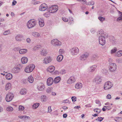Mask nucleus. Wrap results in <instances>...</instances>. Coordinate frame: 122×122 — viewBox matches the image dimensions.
Returning a JSON list of instances; mask_svg holds the SVG:
<instances>
[{
    "mask_svg": "<svg viewBox=\"0 0 122 122\" xmlns=\"http://www.w3.org/2000/svg\"><path fill=\"white\" fill-rule=\"evenodd\" d=\"M116 65L115 63H112L111 64L109 68L110 71L113 72L116 70Z\"/></svg>",
    "mask_w": 122,
    "mask_h": 122,
    "instance_id": "ddd939ff",
    "label": "nucleus"
},
{
    "mask_svg": "<svg viewBox=\"0 0 122 122\" xmlns=\"http://www.w3.org/2000/svg\"><path fill=\"white\" fill-rule=\"evenodd\" d=\"M55 69V67L53 66H49L47 68V70L50 72H51L54 71Z\"/></svg>",
    "mask_w": 122,
    "mask_h": 122,
    "instance_id": "412c9836",
    "label": "nucleus"
},
{
    "mask_svg": "<svg viewBox=\"0 0 122 122\" xmlns=\"http://www.w3.org/2000/svg\"><path fill=\"white\" fill-rule=\"evenodd\" d=\"M107 97L108 99H110L111 98V96L110 94H108L107 96Z\"/></svg>",
    "mask_w": 122,
    "mask_h": 122,
    "instance_id": "338daca9",
    "label": "nucleus"
},
{
    "mask_svg": "<svg viewBox=\"0 0 122 122\" xmlns=\"http://www.w3.org/2000/svg\"><path fill=\"white\" fill-rule=\"evenodd\" d=\"M35 68V66L33 64L27 66L25 69V71L26 73L31 72Z\"/></svg>",
    "mask_w": 122,
    "mask_h": 122,
    "instance_id": "f03ea898",
    "label": "nucleus"
},
{
    "mask_svg": "<svg viewBox=\"0 0 122 122\" xmlns=\"http://www.w3.org/2000/svg\"><path fill=\"white\" fill-rule=\"evenodd\" d=\"M41 47V46L40 45H37L35 46L33 48V50L34 51L37 50Z\"/></svg>",
    "mask_w": 122,
    "mask_h": 122,
    "instance_id": "473e14b6",
    "label": "nucleus"
},
{
    "mask_svg": "<svg viewBox=\"0 0 122 122\" xmlns=\"http://www.w3.org/2000/svg\"><path fill=\"white\" fill-rule=\"evenodd\" d=\"M70 51L71 55L75 56L79 53V50L77 47H75L71 48Z\"/></svg>",
    "mask_w": 122,
    "mask_h": 122,
    "instance_id": "7ed1b4c3",
    "label": "nucleus"
},
{
    "mask_svg": "<svg viewBox=\"0 0 122 122\" xmlns=\"http://www.w3.org/2000/svg\"><path fill=\"white\" fill-rule=\"evenodd\" d=\"M82 87V84L81 83H77L75 85V87L76 88L79 89L81 88Z\"/></svg>",
    "mask_w": 122,
    "mask_h": 122,
    "instance_id": "c85d7f7f",
    "label": "nucleus"
},
{
    "mask_svg": "<svg viewBox=\"0 0 122 122\" xmlns=\"http://www.w3.org/2000/svg\"><path fill=\"white\" fill-rule=\"evenodd\" d=\"M23 36L21 35H18L15 37V39L17 41H21L22 40V39L23 37Z\"/></svg>",
    "mask_w": 122,
    "mask_h": 122,
    "instance_id": "6ab92c4d",
    "label": "nucleus"
},
{
    "mask_svg": "<svg viewBox=\"0 0 122 122\" xmlns=\"http://www.w3.org/2000/svg\"><path fill=\"white\" fill-rule=\"evenodd\" d=\"M27 51V50L26 49H22L19 50V52L20 54H25Z\"/></svg>",
    "mask_w": 122,
    "mask_h": 122,
    "instance_id": "aec40b11",
    "label": "nucleus"
},
{
    "mask_svg": "<svg viewBox=\"0 0 122 122\" xmlns=\"http://www.w3.org/2000/svg\"><path fill=\"white\" fill-rule=\"evenodd\" d=\"M26 42L28 43H29L30 42V39L29 38H27L26 39Z\"/></svg>",
    "mask_w": 122,
    "mask_h": 122,
    "instance_id": "e2e57ef3",
    "label": "nucleus"
},
{
    "mask_svg": "<svg viewBox=\"0 0 122 122\" xmlns=\"http://www.w3.org/2000/svg\"><path fill=\"white\" fill-rule=\"evenodd\" d=\"M91 31L92 33H94L95 32V30L93 28H92L91 29Z\"/></svg>",
    "mask_w": 122,
    "mask_h": 122,
    "instance_id": "69168bd1",
    "label": "nucleus"
},
{
    "mask_svg": "<svg viewBox=\"0 0 122 122\" xmlns=\"http://www.w3.org/2000/svg\"><path fill=\"white\" fill-rule=\"evenodd\" d=\"M111 42L113 44H115L116 43V40L114 37H112Z\"/></svg>",
    "mask_w": 122,
    "mask_h": 122,
    "instance_id": "ea45409f",
    "label": "nucleus"
},
{
    "mask_svg": "<svg viewBox=\"0 0 122 122\" xmlns=\"http://www.w3.org/2000/svg\"><path fill=\"white\" fill-rule=\"evenodd\" d=\"M117 50V48L115 47L111 51V54H113L116 52Z\"/></svg>",
    "mask_w": 122,
    "mask_h": 122,
    "instance_id": "72a5a7b5",
    "label": "nucleus"
},
{
    "mask_svg": "<svg viewBox=\"0 0 122 122\" xmlns=\"http://www.w3.org/2000/svg\"><path fill=\"white\" fill-rule=\"evenodd\" d=\"M40 105L39 103H34L33 104L32 106V108L33 109H35L37 108Z\"/></svg>",
    "mask_w": 122,
    "mask_h": 122,
    "instance_id": "bb28decb",
    "label": "nucleus"
},
{
    "mask_svg": "<svg viewBox=\"0 0 122 122\" xmlns=\"http://www.w3.org/2000/svg\"><path fill=\"white\" fill-rule=\"evenodd\" d=\"M51 90L50 88H48L47 89L46 92L47 93H49L51 92Z\"/></svg>",
    "mask_w": 122,
    "mask_h": 122,
    "instance_id": "bf43d9fd",
    "label": "nucleus"
},
{
    "mask_svg": "<svg viewBox=\"0 0 122 122\" xmlns=\"http://www.w3.org/2000/svg\"><path fill=\"white\" fill-rule=\"evenodd\" d=\"M50 13L49 11V12H47L44 14V15L45 17H48L50 16Z\"/></svg>",
    "mask_w": 122,
    "mask_h": 122,
    "instance_id": "58836bf2",
    "label": "nucleus"
},
{
    "mask_svg": "<svg viewBox=\"0 0 122 122\" xmlns=\"http://www.w3.org/2000/svg\"><path fill=\"white\" fill-rule=\"evenodd\" d=\"M104 31L102 30H100L98 31L97 32V34L98 35L99 34L100 35H102Z\"/></svg>",
    "mask_w": 122,
    "mask_h": 122,
    "instance_id": "09e8293b",
    "label": "nucleus"
},
{
    "mask_svg": "<svg viewBox=\"0 0 122 122\" xmlns=\"http://www.w3.org/2000/svg\"><path fill=\"white\" fill-rule=\"evenodd\" d=\"M104 107H105L106 109H107L108 110H110L111 108V107L108 106H104Z\"/></svg>",
    "mask_w": 122,
    "mask_h": 122,
    "instance_id": "4d7b16f0",
    "label": "nucleus"
},
{
    "mask_svg": "<svg viewBox=\"0 0 122 122\" xmlns=\"http://www.w3.org/2000/svg\"><path fill=\"white\" fill-rule=\"evenodd\" d=\"M14 97L13 94L10 92H9L6 95L5 100L7 102H9L11 101Z\"/></svg>",
    "mask_w": 122,
    "mask_h": 122,
    "instance_id": "39448f33",
    "label": "nucleus"
},
{
    "mask_svg": "<svg viewBox=\"0 0 122 122\" xmlns=\"http://www.w3.org/2000/svg\"><path fill=\"white\" fill-rule=\"evenodd\" d=\"M40 26L41 27H43L44 25V22H39Z\"/></svg>",
    "mask_w": 122,
    "mask_h": 122,
    "instance_id": "3c124183",
    "label": "nucleus"
},
{
    "mask_svg": "<svg viewBox=\"0 0 122 122\" xmlns=\"http://www.w3.org/2000/svg\"><path fill=\"white\" fill-rule=\"evenodd\" d=\"M28 61V59L25 57H22L21 59V62L23 64H25L27 63Z\"/></svg>",
    "mask_w": 122,
    "mask_h": 122,
    "instance_id": "a211bd4d",
    "label": "nucleus"
},
{
    "mask_svg": "<svg viewBox=\"0 0 122 122\" xmlns=\"http://www.w3.org/2000/svg\"><path fill=\"white\" fill-rule=\"evenodd\" d=\"M19 111H22L24 109V107L22 106H19Z\"/></svg>",
    "mask_w": 122,
    "mask_h": 122,
    "instance_id": "8fccbe9b",
    "label": "nucleus"
},
{
    "mask_svg": "<svg viewBox=\"0 0 122 122\" xmlns=\"http://www.w3.org/2000/svg\"><path fill=\"white\" fill-rule=\"evenodd\" d=\"M120 20H122V16H120L118 18L117 20V21Z\"/></svg>",
    "mask_w": 122,
    "mask_h": 122,
    "instance_id": "0e129e2a",
    "label": "nucleus"
},
{
    "mask_svg": "<svg viewBox=\"0 0 122 122\" xmlns=\"http://www.w3.org/2000/svg\"><path fill=\"white\" fill-rule=\"evenodd\" d=\"M95 2L93 1H91L88 2L87 5H94Z\"/></svg>",
    "mask_w": 122,
    "mask_h": 122,
    "instance_id": "a18cd8bd",
    "label": "nucleus"
},
{
    "mask_svg": "<svg viewBox=\"0 0 122 122\" xmlns=\"http://www.w3.org/2000/svg\"><path fill=\"white\" fill-rule=\"evenodd\" d=\"M94 111L96 112L97 113H99L101 112V110L98 108H96L94 109Z\"/></svg>",
    "mask_w": 122,
    "mask_h": 122,
    "instance_id": "49530a36",
    "label": "nucleus"
},
{
    "mask_svg": "<svg viewBox=\"0 0 122 122\" xmlns=\"http://www.w3.org/2000/svg\"><path fill=\"white\" fill-rule=\"evenodd\" d=\"M112 86V83L110 81H108L105 83L104 86V89L105 90L108 89Z\"/></svg>",
    "mask_w": 122,
    "mask_h": 122,
    "instance_id": "6e6552de",
    "label": "nucleus"
},
{
    "mask_svg": "<svg viewBox=\"0 0 122 122\" xmlns=\"http://www.w3.org/2000/svg\"><path fill=\"white\" fill-rule=\"evenodd\" d=\"M63 56L61 55H58L57 58V60L58 62H60L63 59Z\"/></svg>",
    "mask_w": 122,
    "mask_h": 122,
    "instance_id": "b1692460",
    "label": "nucleus"
},
{
    "mask_svg": "<svg viewBox=\"0 0 122 122\" xmlns=\"http://www.w3.org/2000/svg\"><path fill=\"white\" fill-rule=\"evenodd\" d=\"M27 91L25 89H21L20 91V92L21 94L22 95H25L27 93Z\"/></svg>",
    "mask_w": 122,
    "mask_h": 122,
    "instance_id": "393cba45",
    "label": "nucleus"
},
{
    "mask_svg": "<svg viewBox=\"0 0 122 122\" xmlns=\"http://www.w3.org/2000/svg\"><path fill=\"white\" fill-rule=\"evenodd\" d=\"M54 81L52 77L48 78L47 81V83L48 85L51 86L52 85Z\"/></svg>",
    "mask_w": 122,
    "mask_h": 122,
    "instance_id": "2eb2a0df",
    "label": "nucleus"
},
{
    "mask_svg": "<svg viewBox=\"0 0 122 122\" xmlns=\"http://www.w3.org/2000/svg\"><path fill=\"white\" fill-rule=\"evenodd\" d=\"M11 84L10 83H8L6 84L5 86V89L7 90L10 89L11 87Z\"/></svg>",
    "mask_w": 122,
    "mask_h": 122,
    "instance_id": "2f4dec72",
    "label": "nucleus"
},
{
    "mask_svg": "<svg viewBox=\"0 0 122 122\" xmlns=\"http://www.w3.org/2000/svg\"><path fill=\"white\" fill-rule=\"evenodd\" d=\"M41 97V101L43 102H45L47 100V97L46 96H43Z\"/></svg>",
    "mask_w": 122,
    "mask_h": 122,
    "instance_id": "e433bc0d",
    "label": "nucleus"
},
{
    "mask_svg": "<svg viewBox=\"0 0 122 122\" xmlns=\"http://www.w3.org/2000/svg\"><path fill=\"white\" fill-rule=\"evenodd\" d=\"M99 43L102 46L104 45L106 43V41L104 37L99 36L98 38Z\"/></svg>",
    "mask_w": 122,
    "mask_h": 122,
    "instance_id": "f8f14e48",
    "label": "nucleus"
},
{
    "mask_svg": "<svg viewBox=\"0 0 122 122\" xmlns=\"http://www.w3.org/2000/svg\"><path fill=\"white\" fill-rule=\"evenodd\" d=\"M48 112H50L51 111V106H49L48 107Z\"/></svg>",
    "mask_w": 122,
    "mask_h": 122,
    "instance_id": "052dcab7",
    "label": "nucleus"
},
{
    "mask_svg": "<svg viewBox=\"0 0 122 122\" xmlns=\"http://www.w3.org/2000/svg\"><path fill=\"white\" fill-rule=\"evenodd\" d=\"M51 58L50 57H46L44 60V63L46 64H48L51 61Z\"/></svg>",
    "mask_w": 122,
    "mask_h": 122,
    "instance_id": "f3484780",
    "label": "nucleus"
},
{
    "mask_svg": "<svg viewBox=\"0 0 122 122\" xmlns=\"http://www.w3.org/2000/svg\"><path fill=\"white\" fill-rule=\"evenodd\" d=\"M116 56L120 57L122 56V50H120L117 51L115 54Z\"/></svg>",
    "mask_w": 122,
    "mask_h": 122,
    "instance_id": "c756f323",
    "label": "nucleus"
},
{
    "mask_svg": "<svg viewBox=\"0 0 122 122\" xmlns=\"http://www.w3.org/2000/svg\"><path fill=\"white\" fill-rule=\"evenodd\" d=\"M12 75L10 73L7 74L5 76V77L6 79L9 80L11 79L12 78Z\"/></svg>",
    "mask_w": 122,
    "mask_h": 122,
    "instance_id": "5701e85b",
    "label": "nucleus"
},
{
    "mask_svg": "<svg viewBox=\"0 0 122 122\" xmlns=\"http://www.w3.org/2000/svg\"><path fill=\"white\" fill-rule=\"evenodd\" d=\"M21 68L19 67H15L12 69V72L14 73H17L19 72Z\"/></svg>",
    "mask_w": 122,
    "mask_h": 122,
    "instance_id": "4468645a",
    "label": "nucleus"
},
{
    "mask_svg": "<svg viewBox=\"0 0 122 122\" xmlns=\"http://www.w3.org/2000/svg\"><path fill=\"white\" fill-rule=\"evenodd\" d=\"M104 117H99L97 118V119H96V120L97 121V120L98 121L101 122L102 120L104 119Z\"/></svg>",
    "mask_w": 122,
    "mask_h": 122,
    "instance_id": "79ce46f5",
    "label": "nucleus"
},
{
    "mask_svg": "<svg viewBox=\"0 0 122 122\" xmlns=\"http://www.w3.org/2000/svg\"><path fill=\"white\" fill-rule=\"evenodd\" d=\"M98 19L101 22L105 20V18L101 16H99L98 17Z\"/></svg>",
    "mask_w": 122,
    "mask_h": 122,
    "instance_id": "c9c22d12",
    "label": "nucleus"
},
{
    "mask_svg": "<svg viewBox=\"0 0 122 122\" xmlns=\"http://www.w3.org/2000/svg\"><path fill=\"white\" fill-rule=\"evenodd\" d=\"M41 54L44 56H46V52L45 50H42L41 51Z\"/></svg>",
    "mask_w": 122,
    "mask_h": 122,
    "instance_id": "37998d69",
    "label": "nucleus"
},
{
    "mask_svg": "<svg viewBox=\"0 0 122 122\" xmlns=\"http://www.w3.org/2000/svg\"><path fill=\"white\" fill-rule=\"evenodd\" d=\"M100 36H101L102 37V38L103 37H104V39H105V38H107V37L108 35L106 33H104L103 32V33L102 35Z\"/></svg>",
    "mask_w": 122,
    "mask_h": 122,
    "instance_id": "c03bdc74",
    "label": "nucleus"
},
{
    "mask_svg": "<svg viewBox=\"0 0 122 122\" xmlns=\"http://www.w3.org/2000/svg\"><path fill=\"white\" fill-rule=\"evenodd\" d=\"M28 80L30 83H32L34 81V79L32 76H30L28 77Z\"/></svg>",
    "mask_w": 122,
    "mask_h": 122,
    "instance_id": "cd10ccee",
    "label": "nucleus"
},
{
    "mask_svg": "<svg viewBox=\"0 0 122 122\" xmlns=\"http://www.w3.org/2000/svg\"><path fill=\"white\" fill-rule=\"evenodd\" d=\"M32 3L34 5L36 4H39L40 3L39 1H37L36 0H32Z\"/></svg>",
    "mask_w": 122,
    "mask_h": 122,
    "instance_id": "de8ad7c7",
    "label": "nucleus"
},
{
    "mask_svg": "<svg viewBox=\"0 0 122 122\" xmlns=\"http://www.w3.org/2000/svg\"><path fill=\"white\" fill-rule=\"evenodd\" d=\"M76 80V79L74 76L71 77L67 80V83L68 84H71L75 82Z\"/></svg>",
    "mask_w": 122,
    "mask_h": 122,
    "instance_id": "9b49d317",
    "label": "nucleus"
},
{
    "mask_svg": "<svg viewBox=\"0 0 122 122\" xmlns=\"http://www.w3.org/2000/svg\"><path fill=\"white\" fill-rule=\"evenodd\" d=\"M38 20L39 22H41V21L42 22H44L43 19L42 18H39L38 19Z\"/></svg>",
    "mask_w": 122,
    "mask_h": 122,
    "instance_id": "13d9d810",
    "label": "nucleus"
},
{
    "mask_svg": "<svg viewBox=\"0 0 122 122\" xmlns=\"http://www.w3.org/2000/svg\"><path fill=\"white\" fill-rule=\"evenodd\" d=\"M29 117L28 116L27 117L26 116H18L19 118H20V119H23V120H24L25 119H26V118H28V117Z\"/></svg>",
    "mask_w": 122,
    "mask_h": 122,
    "instance_id": "4c0bfd02",
    "label": "nucleus"
},
{
    "mask_svg": "<svg viewBox=\"0 0 122 122\" xmlns=\"http://www.w3.org/2000/svg\"><path fill=\"white\" fill-rule=\"evenodd\" d=\"M96 66L95 65L92 66L89 69V71L90 72L93 71L96 69Z\"/></svg>",
    "mask_w": 122,
    "mask_h": 122,
    "instance_id": "4be33fe9",
    "label": "nucleus"
},
{
    "mask_svg": "<svg viewBox=\"0 0 122 122\" xmlns=\"http://www.w3.org/2000/svg\"><path fill=\"white\" fill-rule=\"evenodd\" d=\"M51 44L54 46H61V42L56 39L52 40L51 41Z\"/></svg>",
    "mask_w": 122,
    "mask_h": 122,
    "instance_id": "0eeeda50",
    "label": "nucleus"
},
{
    "mask_svg": "<svg viewBox=\"0 0 122 122\" xmlns=\"http://www.w3.org/2000/svg\"><path fill=\"white\" fill-rule=\"evenodd\" d=\"M59 73L61 74H63L65 73V71L64 70H62L60 71Z\"/></svg>",
    "mask_w": 122,
    "mask_h": 122,
    "instance_id": "864d4df0",
    "label": "nucleus"
},
{
    "mask_svg": "<svg viewBox=\"0 0 122 122\" xmlns=\"http://www.w3.org/2000/svg\"><path fill=\"white\" fill-rule=\"evenodd\" d=\"M58 9V6L57 5H54L50 8L48 11L51 13H53L56 12Z\"/></svg>",
    "mask_w": 122,
    "mask_h": 122,
    "instance_id": "423d86ee",
    "label": "nucleus"
},
{
    "mask_svg": "<svg viewBox=\"0 0 122 122\" xmlns=\"http://www.w3.org/2000/svg\"><path fill=\"white\" fill-rule=\"evenodd\" d=\"M101 81L102 79L99 76H97L93 80V82H95L96 83H99Z\"/></svg>",
    "mask_w": 122,
    "mask_h": 122,
    "instance_id": "dca6fc26",
    "label": "nucleus"
},
{
    "mask_svg": "<svg viewBox=\"0 0 122 122\" xmlns=\"http://www.w3.org/2000/svg\"><path fill=\"white\" fill-rule=\"evenodd\" d=\"M5 81L4 80H2L0 82V85H3L5 84Z\"/></svg>",
    "mask_w": 122,
    "mask_h": 122,
    "instance_id": "6e6d98bb",
    "label": "nucleus"
},
{
    "mask_svg": "<svg viewBox=\"0 0 122 122\" xmlns=\"http://www.w3.org/2000/svg\"><path fill=\"white\" fill-rule=\"evenodd\" d=\"M36 22L34 19L30 20L27 23V26L29 29L33 27L36 25Z\"/></svg>",
    "mask_w": 122,
    "mask_h": 122,
    "instance_id": "f257e3e1",
    "label": "nucleus"
},
{
    "mask_svg": "<svg viewBox=\"0 0 122 122\" xmlns=\"http://www.w3.org/2000/svg\"><path fill=\"white\" fill-rule=\"evenodd\" d=\"M47 5L45 3L41 4L39 7V10L41 11H44L47 8Z\"/></svg>",
    "mask_w": 122,
    "mask_h": 122,
    "instance_id": "9d476101",
    "label": "nucleus"
},
{
    "mask_svg": "<svg viewBox=\"0 0 122 122\" xmlns=\"http://www.w3.org/2000/svg\"><path fill=\"white\" fill-rule=\"evenodd\" d=\"M89 55V54L87 53L82 54L80 56L79 59L81 61H85L87 59Z\"/></svg>",
    "mask_w": 122,
    "mask_h": 122,
    "instance_id": "20e7f679",
    "label": "nucleus"
},
{
    "mask_svg": "<svg viewBox=\"0 0 122 122\" xmlns=\"http://www.w3.org/2000/svg\"><path fill=\"white\" fill-rule=\"evenodd\" d=\"M64 22H67L68 20V19L66 17H63L62 18Z\"/></svg>",
    "mask_w": 122,
    "mask_h": 122,
    "instance_id": "5fc2aeb1",
    "label": "nucleus"
},
{
    "mask_svg": "<svg viewBox=\"0 0 122 122\" xmlns=\"http://www.w3.org/2000/svg\"><path fill=\"white\" fill-rule=\"evenodd\" d=\"M64 52V51L62 49H60L59 50V53L60 54H62Z\"/></svg>",
    "mask_w": 122,
    "mask_h": 122,
    "instance_id": "680f3d73",
    "label": "nucleus"
},
{
    "mask_svg": "<svg viewBox=\"0 0 122 122\" xmlns=\"http://www.w3.org/2000/svg\"><path fill=\"white\" fill-rule=\"evenodd\" d=\"M61 80V77L60 76H58L56 77L54 79V82L55 83H58Z\"/></svg>",
    "mask_w": 122,
    "mask_h": 122,
    "instance_id": "a878e982",
    "label": "nucleus"
},
{
    "mask_svg": "<svg viewBox=\"0 0 122 122\" xmlns=\"http://www.w3.org/2000/svg\"><path fill=\"white\" fill-rule=\"evenodd\" d=\"M32 35L36 37H41L40 35L37 32H33L32 33Z\"/></svg>",
    "mask_w": 122,
    "mask_h": 122,
    "instance_id": "7c9ffc66",
    "label": "nucleus"
},
{
    "mask_svg": "<svg viewBox=\"0 0 122 122\" xmlns=\"http://www.w3.org/2000/svg\"><path fill=\"white\" fill-rule=\"evenodd\" d=\"M13 110V108L11 107H8L6 108L7 110L8 111L11 112Z\"/></svg>",
    "mask_w": 122,
    "mask_h": 122,
    "instance_id": "a19ab883",
    "label": "nucleus"
},
{
    "mask_svg": "<svg viewBox=\"0 0 122 122\" xmlns=\"http://www.w3.org/2000/svg\"><path fill=\"white\" fill-rule=\"evenodd\" d=\"M72 101L73 102H75L76 101V98L75 97H72L71 98Z\"/></svg>",
    "mask_w": 122,
    "mask_h": 122,
    "instance_id": "603ef678",
    "label": "nucleus"
},
{
    "mask_svg": "<svg viewBox=\"0 0 122 122\" xmlns=\"http://www.w3.org/2000/svg\"><path fill=\"white\" fill-rule=\"evenodd\" d=\"M45 88V86L43 83H40L37 85V88L39 91H43Z\"/></svg>",
    "mask_w": 122,
    "mask_h": 122,
    "instance_id": "1a4fd4ad",
    "label": "nucleus"
},
{
    "mask_svg": "<svg viewBox=\"0 0 122 122\" xmlns=\"http://www.w3.org/2000/svg\"><path fill=\"white\" fill-rule=\"evenodd\" d=\"M10 31L9 30H6L5 31L3 35H7L9 34H10Z\"/></svg>",
    "mask_w": 122,
    "mask_h": 122,
    "instance_id": "f704fd0d",
    "label": "nucleus"
},
{
    "mask_svg": "<svg viewBox=\"0 0 122 122\" xmlns=\"http://www.w3.org/2000/svg\"><path fill=\"white\" fill-rule=\"evenodd\" d=\"M116 61L117 62L120 63L121 62V60L119 59H117L116 60Z\"/></svg>",
    "mask_w": 122,
    "mask_h": 122,
    "instance_id": "774afa93",
    "label": "nucleus"
}]
</instances>
